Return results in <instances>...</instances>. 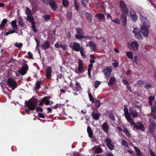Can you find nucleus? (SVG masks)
Listing matches in <instances>:
<instances>
[{
    "label": "nucleus",
    "mask_w": 156,
    "mask_h": 156,
    "mask_svg": "<svg viewBox=\"0 0 156 156\" xmlns=\"http://www.w3.org/2000/svg\"><path fill=\"white\" fill-rule=\"evenodd\" d=\"M25 104L27 105L26 108H28V109H25V112L27 114H30V112L29 110L33 111L35 108L37 104L36 99L32 98L28 101H25Z\"/></svg>",
    "instance_id": "f257e3e1"
},
{
    "label": "nucleus",
    "mask_w": 156,
    "mask_h": 156,
    "mask_svg": "<svg viewBox=\"0 0 156 156\" xmlns=\"http://www.w3.org/2000/svg\"><path fill=\"white\" fill-rule=\"evenodd\" d=\"M140 19L144 26L149 27L151 26V23L146 18V16L142 14H140Z\"/></svg>",
    "instance_id": "f03ea898"
},
{
    "label": "nucleus",
    "mask_w": 156,
    "mask_h": 156,
    "mask_svg": "<svg viewBox=\"0 0 156 156\" xmlns=\"http://www.w3.org/2000/svg\"><path fill=\"white\" fill-rule=\"evenodd\" d=\"M69 47L72 50L76 51H79L81 48L80 44L76 42L70 43L69 44Z\"/></svg>",
    "instance_id": "7ed1b4c3"
},
{
    "label": "nucleus",
    "mask_w": 156,
    "mask_h": 156,
    "mask_svg": "<svg viewBox=\"0 0 156 156\" xmlns=\"http://www.w3.org/2000/svg\"><path fill=\"white\" fill-rule=\"evenodd\" d=\"M7 85L12 90H14L17 87V83L15 80L11 79H9L7 80Z\"/></svg>",
    "instance_id": "20e7f679"
},
{
    "label": "nucleus",
    "mask_w": 156,
    "mask_h": 156,
    "mask_svg": "<svg viewBox=\"0 0 156 156\" xmlns=\"http://www.w3.org/2000/svg\"><path fill=\"white\" fill-rule=\"evenodd\" d=\"M112 71V68L109 66L107 67L105 69L103 70V72L107 79L109 78L111 74Z\"/></svg>",
    "instance_id": "39448f33"
},
{
    "label": "nucleus",
    "mask_w": 156,
    "mask_h": 156,
    "mask_svg": "<svg viewBox=\"0 0 156 156\" xmlns=\"http://www.w3.org/2000/svg\"><path fill=\"white\" fill-rule=\"evenodd\" d=\"M77 34L75 35L76 37L78 39H81L83 38V36L84 34L83 30L80 28H78L76 29Z\"/></svg>",
    "instance_id": "423d86ee"
},
{
    "label": "nucleus",
    "mask_w": 156,
    "mask_h": 156,
    "mask_svg": "<svg viewBox=\"0 0 156 156\" xmlns=\"http://www.w3.org/2000/svg\"><path fill=\"white\" fill-rule=\"evenodd\" d=\"M133 128L134 129H136L137 130L139 129L142 131H144L145 129L143 124L140 122H137L135 123Z\"/></svg>",
    "instance_id": "0eeeda50"
},
{
    "label": "nucleus",
    "mask_w": 156,
    "mask_h": 156,
    "mask_svg": "<svg viewBox=\"0 0 156 156\" xmlns=\"http://www.w3.org/2000/svg\"><path fill=\"white\" fill-rule=\"evenodd\" d=\"M120 7L122 11L125 13L128 12V9L126 4L122 1L119 2Z\"/></svg>",
    "instance_id": "6e6552de"
},
{
    "label": "nucleus",
    "mask_w": 156,
    "mask_h": 156,
    "mask_svg": "<svg viewBox=\"0 0 156 156\" xmlns=\"http://www.w3.org/2000/svg\"><path fill=\"white\" fill-rule=\"evenodd\" d=\"M28 67L27 64H24L22 68L19 71V73L22 75H24L27 73Z\"/></svg>",
    "instance_id": "1a4fd4ad"
},
{
    "label": "nucleus",
    "mask_w": 156,
    "mask_h": 156,
    "mask_svg": "<svg viewBox=\"0 0 156 156\" xmlns=\"http://www.w3.org/2000/svg\"><path fill=\"white\" fill-rule=\"evenodd\" d=\"M130 115H131L133 118L137 117L139 115L138 112L134 109L131 108H129Z\"/></svg>",
    "instance_id": "9d476101"
},
{
    "label": "nucleus",
    "mask_w": 156,
    "mask_h": 156,
    "mask_svg": "<svg viewBox=\"0 0 156 156\" xmlns=\"http://www.w3.org/2000/svg\"><path fill=\"white\" fill-rule=\"evenodd\" d=\"M105 141L106 142V145L109 148L110 150L112 151L114 147L113 145L111 144V140L108 138H107Z\"/></svg>",
    "instance_id": "9b49d317"
},
{
    "label": "nucleus",
    "mask_w": 156,
    "mask_h": 156,
    "mask_svg": "<svg viewBox=\"0 0 156 156\" xmlns=\"http://www.w3.org/2000/svg\"><path fill=\"white\" fill-rule=\"evenodd\" d=\"M101 128L107 134L109 133V128L108 125V123L105 122L102 125Z\"/></svg>",
    "instance_id": "f8f14e48"
},
{
    "label": "nucleus",
    "mask_w": 156,
    "mask_h": 156,
    "mask_svg": "<svg viewBox=\"0 0 156 156\" xmlns=\"http://www.w3.org/2000/svg\"><path fill=\"white\" fill-rule=\"evenodd\" d=\"M146 27H147L145 26H142L140 27V30L145 37H147L148 34V30Z\"/></svg>",
    "instance_id": "ddd939ff"
},
{
    "label": "nucleus",
    "mask_w": 156,
    "mask_h": 156,
    "mask_svg": "<svg viewBox=\"0 0 156 156\" xmlns=\"http://www.w3.org/2000/svg\"><path fill=\"white\" fill-rule=\"evenodd\" d=\"M42 49L46 50L48 48L50 47V42L48 41H45L41 46Z\"/></svg>",
    "instance_id": "4468645a"
},
{
    "label": "nucleus",
    "mask_w": 156,
    "mask_h": 156,
    "mask_svg": "<svg viewBox=\"0 0 156 156\" xmlns=\"http://www.w3.org/2000/svg\"><path fill=\"white\" fill-rule=\"evenodd\" d=\"M78 70L79 72L82 73L83 72V63L82 61L80 59H79L78 62Z\"/></svg>",
    "instance_id": "2eb2a0df"
},
{
    "label": "nucleus",
    "mask_w": 156,
    "mask_h": 156,
    "mask_svg": "<svg viewBox=\"0 0 156 156\" xmlns=\"http://www.w3.org/2000/svg\"><path fill=\"white\" fill-rule=\"evenodd\" d=\"M133 32L135 34L136 37L140 38L141 37L142 34L140 32V30L138 28H134Z\"/></svg>",
    "instance_id": "dca6fc26"
},
{
    "label": "nucleus",
    "mask_w": 156,
    "mask_h": 156,
    "mask_svg": "<svg viewBox=\"0 0 156 156\" xmlns=\"http://www.w3.org/2000/svg\"><path fill=\"white\" fill-rule=\"evenodd\" d=\"M131 48L134 51H136L138 48V44L136 41L132 42L131 43Z\"/></svg>",
    "instance_id": "f3484780"
},
{
    "label": "nucleus",
    "mask_w": 156,
    "mask_h": 156,
    "mask_svg": "<svg viewBox=\"0 0 156 156\" xmlns=\"http://www.w3.org/2000/svg\"><path fill=\"white\" fill-rule=\"evenodd\" d=\"M130 15L133 21V22H135L136 21L137 16L136 12L134 11H132L130 12Z\"/></svg>",
    "instance_id": "a211bd4d"
},
{
    "label": "nucleus",
    "mask_w": 156,
    "mask_h": 156,
    "mask_svg": "<svg viewBox=\"0 0 156 156\" xmlns=\"http://www.w3.org/2000/svg\"><path fill=\"white\" fill-rule=\"evenodd\" d=\"M91 50L93 51H95L97 50L96 44L92 41H90L89 42Z\"/></svg>",
    "instance_id": "6ab92c4d"
},
{
    "label": "nucleus",
    "mask_w": 156,
    "mask_h": 156,
    "mask_svg": "<svg viewBox=\"0 0 156 156\" xmlns=\"http://www.w3.org/2000/svg\"><path fill=\"white\" fill-rule=\"evenodd\" d=\"M120 18L123 22L124 26H125L126 23V15L124 13L121 14Z\"/></svg>",
    "instance_id": "aec40b11"
},
{
    "label": "nucleus",
    "mask_w": 156,
    "mask_h": 156,
    "mask_svg": "<svg viewBox=\"0 0 156 156\" xmlns=\"http://www.w3.org/2000/svg\"><path fill=\"white\" fill-rule=\"evenodd\" d=\"M127 121L131 125L133 126V127L135 125V123L130 115H129L125 117Z\"/></svg>",
    "instance_id": "412c9836"
},
{
    "label": "nucleus",
    "mask_w": 156,
    "mask_h": 156,
    "mask_svg": "<svg viewBox=\"0 0 156 156\" xmlns=\"http://www.w3.org/2000/svg\"><path fill=\"white\" fill-rule=\"evenodd\" d=\"M18 24L21 27H26V24L23 21L22 18L21 16L18 17Z\"/></svg>",
    "instance_id": "4be33fe9"
},
{
    "label": "nucleus",
    "mask_w": 156,
    "mask_h": 156,
    "mask_svg": "<svg viewBox=\"0 0 156 156\" xmlns=\"http://www.w3.org/2000/svg\"><path fill=\"white\" fill-rule=\"evenodd\" d=\"M151 114L153 117L156 119V106L154 105L151 107Z\"/></svg>",
    "instance_id": "5701e85b"
},
{
    "label": "nucleus",
    "mask_w": 156,
    "mask_h": 156,
    "mask_svg": "<svg viewBox=\"0 0 156 156\" xmlns=\"http://www.w3.org/2000/svg\"><path fill=\"white\" fill-rule=\"evenodd\" d=\"M49 4L53 10H55L57 8L56 4L53 0H51L50 1Z\"/></svg>",
    "instance_id": "b1692460"
},
{
    "label": "nucleus",
    "mask_w": 156,
    "mask_h": 156,
    "mask_svg": "<svg viewBox=\"0 0 156 156\" xmlns=\"http://www.w3.org/2000/svg\"><path fill=\"white\" fill-rule=\"evenodd\" d=\"M51 72L52 69L51 67H49L46 72V76L47 78H50L51 77Z\"/></svg>",
    "instance_id": "393cba45"
},
{
    "label": "nucleus",
    "mask_w": 156,
    "mask_h": 156,
    "mask_svg": "<svg viewBox=\"0 0 156 156\" xmlns=\"http://www.w3.org/2000/svg\"><path fill=\"white\" fill-rule=\"evenodd\" d=\"M27 20L31 23V25L35 24V22L34 21V18L31 15H28L27 16Z\"/></svg>",
    "instance_id": "a878e982"
},
{
    "label": "nucleus",
    "mask_w": 156,
    "mask_h": 156,
    "mask_svg": "<svg viewBox=\"0 0 156 156\" xmlns=\"http://www.w3.org/2000/svg\"><path fill=\"white\" fill-rule=\"evenodd\" d=\"M85 16L87 20L89 23H90L92 21V16L88 12L85 13Z\"/></svg>",
    "instance_id": "bb28decb"
},
{
    "label": "nucleus",
    "mask_w": 156,
    "mask_h": 156,
    "mask_svg": "<svg viewBox=\"0 0 156 156\" xmlns=\"http://www.w3.org/2000/svg\"><path fill=\"white\" fill-rule=\"evenodd\" d=\"M95 17L99 20H101L105 18V16L102 13L96 14Z\"/></svg>",
    "instance_id": "cd10ccee"
},
{
    "label": "nucleus",
    "mask_w": 156,
    "mask_h": 156,
    "mask_svg": "<svg viewBox=\"0 0 156 156\" xmlns=\"http://www.w3.org/2000/svg\"><path fill=\"white\" fill-rule=\"evenodd\" d=\"M124 111L125 117L130 115L129 112L128 108L126 105L124 106Z\"/></svg>",
    "instance_id": "c85d7f7f"
},
{
    "label": "nucleus",
    "mask_w": 156,
    "mask_h": 156,
    "mask_svg": "<svg viewBox=\"0 0 156 156\" xmlns=\"http://www.w3.org/2000/svg\"><path fill=\"white\" fill-rule=\"evenodd\" d=\"M134 149L136 153L137 156H142V153L139 149L136 146H134Z\"/></svg>",
    "instance_id": "c756f323"
},
{
    "label": "nucleus",
    "mask_w": 156,
    "mask_h": 156,
    "mask_svg": "<svg viewBox=\"0 0 156 156\" xmlns=\"http://www.w3.org/2000/svg\"><path fill=\"white\" fill-rule=\"evenodd\" d=\"M43 101H44L45 104L46 105H48L50 104V101L49 100L50 99L49 97H45L43 98Z\"/></svg>",
    "instance_id": "7c9ffc66"
},
{
    "label": "nucleus",
    "mask_w": 156,
    "mask_h": 156,
    "mask_svg": "<svg viewBox=\"0 0 156 156\" xmlns=\"http://www.w3.org/2000/svg\"><path fill=\"white\" fill-rule=\"evenodd\" d=\"M87 131L88 134L90 138H92L93 134V133L91 128L90 127H88L87 128Z\"/></svg>",
    "instance_id": "2f4dec72"
},
{
    "label": "nucleus",
    "mask_w": 156,
    "mask_h": 156,
    "mask_svg": "<svg viewBox=\"0 0 156 156\" xmlns=\"http://www.w3.org/2000/svg\"><path fill=\"white\" fill-rule=\"evenodd\" d=\"M123 132L129 138L131 136V135L129 131L126 128H124L123 129Z\"/></svg>",
    "instance_id": "473e14b6"
},
{
    "label": "nucleus",
    "mask_w": 156,
    "mask_h": 156,
    "mask_svg": "<svg viewBox=\"0 0 156 156\" xmlns=\"http://www.w3.org/2000/svg\"><path fill=\"white\" fill-rule=\"evenodd\" d=\"M115 80V78L114 77H112L109 80V81L108 84L109 86H112L114 83Z\"/></svg>",
    "instance_id": "72a5a7b5"
},
{
    "label": "nucleus",
    "mask_w": 156,
    "mask_h": 156,
    "mask_svg": "<svg viewBox=\"0 0 156 156\" xmlns=\"http://www.w3.org/2000/svg\"><path fill=\"white\" fill-rule=\"evenodd\" d=\"M7 22V20L6 19H3L2 21L1 24L0 25V28L1 29H3L5 26L4 25Z\"/></svg>",
    "instance_id": "f704fd0d"
},
{
    "label": "nucleus",
    "mask_w": 156,
    "mask_h": 156,
    "mask_svg": "<svg viewBox=\"0 0 156 156\" xmlns=\"http://www.w3.org/2000/svg\"><path fill=\"white\" fill-rule=\"evenodd\" d=\"M121 144L125 148H128V145L126 141L125 140H122L121 141Z\"/></svg>",
    "instance_id": "c9c22d12"
},
{
    "label": "nucleus",
    "mask_w": 156,
    "mask_h": 156,
    "mask_svg": "<svg viewBox=\"0 0 156 156\" xmlns=\"http://www.w3.org/2000/svg\"><path fill=\"white\" fill-rule=\"evenodd\" d=\"M92 116L94 119L97 120L99 118V114L98 113H92Z\"/></svg>",
    "instance_id": "e433bc0d"
},
{
    "label": "nucleus",
    "mask_w": 156,
    "mask_h": 156,
    "mask_svg": "<svg viewBox=\"0 0 156 156\" xmlns=\"http://www.w3.org/2000/svg\"><path fill=\"white\" fill-rule=\"evenodd\" d=\"M16 20H13L11 22L12 26L13 29H16L17 28V25H16Z\"/></svg>",
    "instance_id": "4c0bfd02"
},
{
    "label": "nucleus",
    "mask_w": 156,
    "mask_h": 156,
    "mask_svg": "<svg viewBox=\"0 0 156 156\" xmlns=\"http://www.w3.org/2000/svg\"><path fill=\"white\" fill-rule=\"evenodd\" d=\"M80 51L82 56L84 58H86V56L84 54V49L82 47H81V49H80Z\"/></svg>",
    "instance_id": "58836bf2"
},
{
    "label": "nucleus",
    "mask_w": 156,
    "mask_h": 156,
    "mask_svg": "<svg viewBox=\"0 0 156 156\" xmlns=\"http://www.w3.org/2000/svg\"><path fill=\"white\" fill-rule=\"evenodd\" d=\"M156 126L150 125L149 127L150 132L153 133L154 132Z\"/></svg>",
    "instance_id": "ea45409f"
},
{
    "label": "nucleus",
    "mask_w": 156,
    "mask_h": 156,
    "mask_svg": "<svg viewBox=\"0 0 156 156\" xmlns=\"http://www.w3.org/2000/svg\"><path fill=\"white\" fill-rule=\"evenodd\" d=\"M127 56L130 59H132L133 57L132 55V53L131 51L127 52H126Z\"/></svg>",
    "instance_id": "a19ab883"
},
{
    "label": "nucleus",
    "mask_w": 156,
    "mask_h": 156,
    "mask_svg": "<svg viewBox=\"0 0 156 156\" xmlns=\"http://www.w3.org/2000/svg\"><path fill=\"white\" fill-rule=\"evenodd\" d=\"M155 99V97L153 96H150L149 98V101H148V103L150 105H151L152 104V101L154 100Z\"/></svg>",
    "instance_id": "79ce46f5"
},
{
    "label": "nucleus",
    "mask_w": 156,
    "mask_h": 156,
    "mask_svg": "<svg viewBox=\"0 0 156 156\" xmlns=\"http://www.w3.org/2000/svg\"><path fill=\"white\" fill-rule=\"evenodd\" d=\"M74 5L76 9L78 10L79 9V4L77 0H74Z\"/></svg>",
    "instance_id": "37998d69"
},
{
    "label": "nucleus",
    "mask_w": 156,
    "mask_h": 156,
    "mask_svg": "<svg viewBox=\"0 0 156 156\" xmlns=\"http://www.w3.org/2000/svg\"><path fill=\"white\" fill-rule=\"evenodd\" d=\"M62 5L65 7L67 6L69 4V2L67 0H62Z\"/></svg>",
    "instance_id": "c03bdc74"
},
{
    "label": "nucleus",
    "mask_w": 156,
    "mask_h": 156,
    "mask_svg": "<svg viewBox=\"0 0 156 156\" xmlns=\"http://www.w3.org/2000/svg\"><path fill=\"white\" fill-rule=\"evenodd\" d=\"M72 13L71 12H69L67 13V19L69 20H70L72 18Z\"/></svg>",
    "instance_id": "a18cd8bd"
},
{
    "label": "nucleus",
    "mask_w": 156,
    "mask_h": 156,
    "mask_svg": "<svg viewBox=\"0 0 156 156\" xmlns=\"http://www.w3.org/2000/svg\"><path fill=\"white\" fill-rule=\"evenodd\" d=\"M43 18L46 21L51 19V16L49 15H45L43 16Z\"/></svg>",
    "instance_id": "49530a36"
},
{
    "label": "nucleus",
    "mask_w": 156,
    "mask_h": 156,
    "mask_svg": "<svg viewBox=\"0 0 156 156\" xmlns=\"http://www.w3.org/2000/svg\"><path fill=\"white\" fill-rule=\"evenodd\" d=\"M82 5L84 7H85L86 5L85 2L86 3H88L89 0H81Z\"/></svg>",
    "instance_id": "de8ad7c7"
},
{
    "label": "nucleus",
    "mask_w": 156,
    "mask_h": 156,
    "mask_svg": "<svg viewBox=\"0 0 156 156\" xmlns=\"http://www.w3.org/2000/svg\"><path fill=\"white\" fill-rule=\"evenodd\" d=\"M14 45L16 47L18 48H21L23 46V44L22 43H18L16 42L14 43Z\"/></svg>",
    "instance_id": "09e8293b"
},
{
    "label": "nucleus",
    "mask_w": 156,
    "mask_h": 156,
    "mask_svg": "<svg viewBox=\"0 0 156 156\" xmlns=\"http://www.w3.org/2000/svg\"><path fill=\"white\" fill-rule=\"evenodd\" d=\"M88 96L90 100L93 103H94V99L92 95L90 93H89Z\"/></svg>",
    "instance_id": "8fccbe9b"
},
{
    "label": "nucleus",
    "mask_w": 156,
    "mask_h": 156,
    "mask_svg": "<svg viewBox=\"0 0 156 156\" xmlns=\"http://www.w3.org/2000/svg\"><path fill=\"white\" fill-rule=\"evenodd\" d=\"M41 86V82L39 81H37L36 83V90L40 88Z\"/></svg>",
    "instance_id": "3c124183"
},
{
    "label": "nucleus",
    "mask_w": 156,
    "mask_h": 156,
    "mask_svg": "<svg viewBox=\"0 0 156 156\" xmlns=\"http://www.w3.org/2000/svg\"><path fill=\"white\" fill-rule=\"evenodd\" d=\"M149 121L150 123V125L156 126V123L152 119H150Z\"/></svg>",
    "instance_id": "603ef678"
},
{
    "label": "nucleus",
    "mask_w": 156,
    "mask_h": 156,
    "mask_svg": "<svg viewBox=\"0 0 156 156\" xmlns=\"http://www.w3.org/2000/svg\"><path fill=\"white\" fill-rule=\"evenodd\" d=\"M109 117L110 119H111L112 121H114L115 120V118L114 115L113 114H111L109 115Z\"/></svg>",
    "instance_id": "864d4df0"
},
{
    "label": "nucleus",
    "mask_w": 156,
    "mask_h": 156,
    "mask_svg": "<svg viewBox=\"0 0 156 156\" xmlns=\"http://www.w3.org/2000/svg\"><path fill=\"white\" fill-rule=\"evenodd\" d=\"M36 26L35 24H33V25H32L31 26V28L33 31L34 33H37V30L36 28L35 27Z\"/></svg>",
    "instance_id": "5fc2aeb1"
},
{
    "label": "nucleus",
    "mask_w": 156,
    "mask_h": 156,
    "mask_svg": "<svg viewBox=\"0 0 156 156\" xmlns=\"http://www.w3.org/2000/svg\"><path fill=\"white\" fill-rule=\"evenodd\" d=\"M15 32V30H11L8 31V32H7L5 33V35H8L10 34H12V33H14Z\"/></svg>",
    "instance_id": "6e6d98bb"
},
{
    "label": "nucleus",
    "mask_w": 156,
    "mask_h": 156,
    "mask_svg": "<svg viewBox=\"0 0 156 156\" xmlns=\"http://www.w3.org/2000/svg\"><path fill=\"white\" fill-rule=\"evenodd\" d=\"M111 20L117 24H119L120 23L119 20L118 19L115 18L114 20L112 19V20Z\"/></svg>",
    "instance_id": "4d7b16f0"
},
{
    "label": "nucleus",
    "mask_w": 156,
    "mask_h": 156,
    "mask_svg": "<svg viewBox=\"0 0 156 156\" xmlns=\"http://www.w3.org/2000/svg\"><path fill=\"white\" fill-rule=\"evenodd\" d=\"M137 83L140 87L142 86L143 85H144V81L140 80L138 81L137 82Z\"/></svg>",
    "instance_id": "13d9d810"
},
{
    "label": "nucleus",
    "mask_w": 156,
    "mask_h": 156,
    "mask_svg": "<svg viewBox=\"0 0 156 156\" xmlns=\"http://www.w3.org/2000/svg\"><path fill=\"white\" fill-rule=\"evenodd\" d=\"M101 82L98 81H96L95 82V84L94 85V87L97 88L99 86V85L100 84Z\"/></svg>",
    "instance_id": "bf43d9fd"
},
{
    "label": "nucleus",
    "mask_w": 156,
    "mask_h": 156,
    "mask_svg": "<svg viewBox=\"0 0 156 156\" xmlns=\"http://www.w3.org/2000/svg\"><path fill=\"white\" fill-rule=\"evenodd\" d=\"M26 13L29 15H30L31 14L30 10L27 7L26 8Z\"/></svg>",
    "instance_id": "052dcab7"
},
{
    "label": "nucleus",
    "mask_w": 156,
    "mask_h": 156,
    "mask_svg": "<svg viewBox=\"0 0 156 156\" xmlns=\"http://www.w3.org/2000/svg\"><path fill=\"white\" fill-rule=\"evenodd\" d=\"M95 103V105L96 106L99 107L100 106V103L99 100H96Z\"/></svg>",
    "instance_id": "680f3d73"
},
{
    "label": "nucleus",
    "mask_w": 156,
    "mask_h": 156,
    "mask_svg": "<svg viewBox=\"0 0 156 156\" xmlns=\"http://www.w3.org/2000/svg\"><path fill=\"white\" fill-rule=\"evenodd\" d=\"M60 46L61 47V48L63 49L64 50H66L67 48V45H61V44H60Z\"/></svg>",
    "instance_id": "e2e57ef3"
},
{
    "label": "nucleus",
    "mask_w": 156,
    "mask_h": 156,
    "mask_svg": "<svg viewBox=\"0 0 156 156\" xmlns=\"http://www.w3.org/2000/svg\"><path fill=\"white\" fill-rule=\"evenodd\" d=\"M83 38H85V39L86 40H90L92 39V37L88 36H84L83 35Z\"/></svg>",
    "instance_id": "0e129e2a"
},
{
    "label": "nucleus",
    "mask_w": 156,
    "mask_h": 156,
    "mask_svg": "<svg viewBox=\"0 0 156 156\" xmlns=\"http://www.w3.org/2000/svg\"><path fill=\"white\" fill-rule=\"evenodd\" d=\"M75 85L76 86V89L78 90L80 87V84L79 83L76 82V83L75 84Z\"/></svg>",
    "instance_id": "69168bd1"
},
{
    "label": "nucleus",
    "mask_w": 156,
    "mask_h": 156,
    "mask_svg": "<svg viewBox=\"0 0 156 156\" xmlns=\"http://www.w3.org/2000/svg\"><path fill=\"white\" fill-rule=\"evenodd\" d=\"M106 15L108 18H109L111 20H112V18L110 14L108 13H106Z\"/></svg>",
    "instance_id": "338daca9"
},
{
    "label": "nucleus",
    "mask_w": 156,
    "mask_h": 156,
    "mask_svg": "<svg viewBox=\"0 0 156 156\" xmlns=\"http://www.w3.org/2000/svg\"><path fill=\"white\" fill-rule=\"evenodd\" d=\"M107 156H114V155L112 152H109L107 154Z\"/></svg>",
    "instance_id": "774afa93"
}]
</instances>
